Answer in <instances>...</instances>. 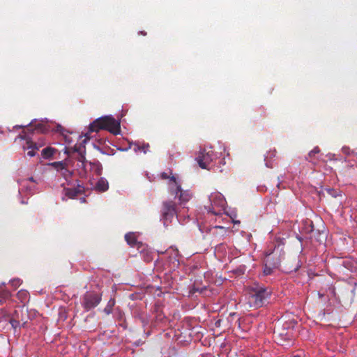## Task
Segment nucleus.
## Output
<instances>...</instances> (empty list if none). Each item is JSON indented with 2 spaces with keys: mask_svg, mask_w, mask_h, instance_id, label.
Segmentation results:
<instances>
[{
  "mask_svg": "<svg viewBox=\"0 0 357 357\" xmlns=\"http://www.w3.org/2000/svg\"><path fill=\"white\" fill-rule=\"evenodd\" d=\"M215 228H220V229H225L224 227H222V226H215Z\"/></svg>",
  "mask_w": 357,
  "mask_h": 357,
  "instance_id": "nucleus-38",
  "label": "nucleus"
},
{
  "mask_svg": "<svg viewBox=\"0 0 357 357\" xmlns=\"http://www.w3.org/2000/svg\"><path fill=\"white\" fill-rule=\"evenodd\" d=\"M170 181L169 192L172 195H175V197H178L180 204H185L192 197L190 190H182L181 184L178 183L174 176H171Z\"/></svg>",
  "mask_w": 357,
  "mask_h": 357,
  "instance_id": "nucleus-6",
  "label": "nucleus"
},
{
  "mask_svg": "<svg viewBox=\"0 0 357 357\" xmlns=\"http://www.w3.org/2000/svg\"><path fill=\"white\" fill-rule=\"evenodd\" d=\"M349 147H343L342 152L345 154H349Z\"/></svg>",
  "mask_w": 357,
  "mask_h": 357,
  "instance_id": "nucleus-33",
  "label": "nucleus"
},
{
  "mask_svg": "<svg viewBox=\"0 0 357 357\" xmlns=\"http://www.w3.org/2000/svg\"><path fill=\"white\" fill-rule=\"evenodd\" d=\"M161 178H163V179H167V178H171V177L169 176V174L166 172H163L161 174ZM171 183V181H169V185Z\"/></svg>",
  "mask_w": 357,
  "mask_h": 357,
  "instance_id": "nucleus-32",
  "label": "nucleus"
},
{
  "mask_svg": "<svg viewBox=\"0 0 357 357\" xmlns=\"http://www.w3.org/2000/svg\"><path fill=\"white\" fill-rule=\"evenodd\" d=\"M139 321H141L144 328L150 324V317L147 314H144L143 317Z\"/></svg>",
  "mask_w": 357,
  "mask_h": 357,
  "instance_id": "nucleus-27",
  "label": "nucleus"
},
{
  "mask_svg": "<svg viewBox=\"0 0 357 357\" xmlns=\"http://www.w3.org/2000/svg\"><path fill=\"white\" fill-rule=\"evenodd\" d=\"M216 158V154L213 153L211 148H204L200 150L196 160L201 168L207 169L210 163Z\"/></svg>",
  "mask_w": 357,
  "mask_h": 357,
  "instance_id": "nucleus-8",
  "label": "nucleus"
},
{
  "mask_svg": "<svg viewBox=\"0 0 357 357\" xmlns=\"http://www.w3.org/2000/svg\"><path fill=\"white\" fill-rule=\"evenodd\" d=\"M139 33H142V35H144V36H146V32H144V31H140Z\"/></svg>",
  "mask_w": 357,
  "mask_h": 357,
  "instance_id": "nucleus-39",
  "label": "nucleus"
},
{
  "mask_svg": "<svg viewBox=\"0 0 357 357\" xmlns=\"http://www.w3.org/2000/svg\"><path fill=\"white\" fill-rule=\"evenodd\" d=\"M10 284L16 289L22 284V280L20 278H15L10 280Z\"/></svg>",
  "mask_w": 357,
  "mask_h": 357,
  "instance_id": "nucleus-29",
  "label": "nucleus"
},
{
  "mask_svg": "<svg viewBox=\"0 0 357 357\" xmlns=\"http://www.w3.org/2000/svg\"><path fill=\"white\" fill-rule=\"evenodd\" d=\"M17 297L22 303H26L29 299V293L26 290L21 289L17 292Z\"/></svg>",
  "mask_w": 357,
  "mask_h": 357,
  "instance_id": "nucleus-20",
  "label": "nucleus"
},
{
  "mask_svg": "<svg viewBox=\"0 0 357 357\" xmlns=\"http://www.w3.org/2000/svg\"><path fill=\"white\" fill-rule=\"evenodd\" d=\"M176 215V218L178 219V215L177 214L174 202L173 201L165 202L163 203L162 212L164 225H166L167 222H171Z\"/></svg>",
  "mask_w": 357,
  "mask_h": 357,
  "instance_id": "nucleus-9",
  "label": "nucleus"
},
{
  "mask_svg": "<svg viewBox=\"0 0 357 357\" xmlns=\"http://www.w3.org/2000/svg\"><path fill=\"white\" fill-rule=\"evenodd\" d=\"M114 305H115V300L114 298H111L108 301L105 307L104 308V312H105L107 314H111L112 311V307L114 306Z\"/></svg>",
  "mask_w": 357,
  "mask_h": 357,
  "instance_id": "nucleus-25",
  "label": "nucleus"
},
{
  "mask_svg": "<svg viewBox=\"0 0 357 357\" xmlns=\"http://www.w3.org/2000/svg\"><path fill=\"white\" fill-rule=\"evenodd\" d=\"M26 126H29V128H27L26 130H23L22 132L15 138V141L17 139L24 141V143L22 144L23 150H29L27 155L29 157H33L36 155V150H38L40 146H38L37 144L32 140L30 134L33 133V131L45 133L48 132L50 129L43 121L38 123L36 119L33 120L26 126H15L14 128H22Z\"/></svg>",
  "mask_w": 357,
  "mask_h": 357,
  "instance_id": "nucleus-1",
  "label": "nucleus"
},
{
  "mask_svg": "<svg viewBox=\"0 0 357 357\" xmlns=\"http://www.w3.org/2000/svg\"><path fill=\"white\" fill-rule=\"evenodd\" d=\"M8 320H10V314L6 309L0 310V331L6 328L8 326Z\"/></svg>",
  "mask_w": 357,
  "mask_h": 357,
  "instance_id": "nucleus-13",
  "label": "nucleus"
},
{
  "mask_svg": "<svg viewBox=\"0 0 357 357\" xmlns=\"http://www.w3.org/2000/svg\"><path fill=\"white\" fill-rule=\"evenodd\" d=\"M87 165H89V171L93 172L94 174L99 176L102 174V167L99 162H91Z\"/></svg>",
  "mask_w": 357,
  "mask_h": 357,
  "instance_id": "nucleus-17",
  "label": "nucleus"
},
{
  "mask_svg": "<svg viewBox=\"0 0 357 357\" xmlns=\"http://www.w3.org/2000/svg\"><path fill=\"white\" fill-rule=\"evenodd\" d=\"M11 296V293L0 286V303H4Z\"/></svg>",
  "mask_w": 357,
  "mask_h": 357,
  "instance_id": "nucleus-21",
  "label": "nucleus"
},
{
  "mask_svg": "<svg viewBox=\"0 0 357 357\" xmlns=\"http://www.w3.org/2000/svg\"><path fill=\"white\" fill-rule=\"evenodd\" d=\"M101 301V295L93 291H86L82 297L81 304L86 311L96 307Z\"/></svg>",
  "mask_w": 357,
  "mask_h": 357,
  "instance_id": "nucleus-7",
  "label": "nucleus"
},
{
  "mask_svg": "<svg viewBox=\"0 0 357 357\" xmlns=\"http://www.w3.org/2000/svg\"><path fill=\"white\" fill-rule=\"evenodd\" d=\"M228 246L225 243H220L215 247V255L218 258H223L227 254Z\"/></svg>",
  "mask_w": 357,
  "mask_h": 357,
  "instance_id": "nucleus-14",
  "label": "nucleus"
},
{
  "mask_svg": "<svg viewBox=\"0 0 357 357\" xmlns=\"http://www.w3.org/2000/svg\"><path fill=\"white\" fill-rule=\"evenodd\" d=\"M27 181H31L33 183H36V180L33 177H29L27 180L20 182V188L19 189L20 194H21L24 191L28 192L30 194L32 193L33 186H27L26 185V183Z\"/></svg>",
  "mask_w": 357,
  "mask_h": 357,
  "instance_id": "nucleus-16",
  "label": "nucleus"
},
{
  "mask_svg": "<svg viewBox=\"0 0 357 357\" xmlns=\"http://www.w3.org/2000/svg\"><path fill=\"white\" fill-rule=\"evenodd\" d=\"M164 317H165L162 316L161 314L157 315L156 317H155V322L158 321V320L159 321H162Z\"/></svg>",
  "mask_w": 357,
  "mask_h": 357,
  "instance_id": "nucleus-34",
  "label": "nucleus"
},
{
  "mask_svg": "<svg viewBox=\"0 0 357 357\" xmlns=\"http://www.w3.org/2000/svg\"><path fill=\"white\" fill-rule=\"evenodd\" d=\"M264 160H265V165H266V167H268V161L266 160V155H265Z\"/></svg>",
  "mask_w": 357,
  "mask_h": 357,
  "instance_id": "nucleus-37",
  "label": "nucleus"
},
{
  "mask_svg": "<svg viewBox=\"0 0 357 357\" xmlns=\"http://www.w3.org/2000/svg\"><path fill=\"white\" fill-rule=\"evenodd\" d=\"M89 129L90 132H97L100 129H103L117 135L120 132V123L112 116H105L95 120L90 124Z\"/></svg>",
  "mask_w": 357,
  "mask_h": 357,
  "instance_id": "nucleus-2",
  "label": "nucleus"
},
{
  "mask_svg": "<svg viewBox=\"0 0 357 357\" xmlns=\"http://www.w3.org/2000/svg\"><path fill=\"white\" fill-rule=\"evenodd\" d=\"M283 240L284 238H281L280 237L277 238L276 245H275L274 250L271 252H269V257L271 256V259L273 261L272 263L273 268H278L280 264L283 254L281 253L282 250H279V248L280 245H284Z\"/></svg>",
  "mask_w": 357,
  "mask_h": 357,
  "instance_id": "nucleus-10",
  "label": "nucleus"
},
{
  "mask_svg": "<svg viewBox=\"0 0 357 357\" xmlns=\"http://www.w3.org/2000/svg\"><path fill=\"white\" fill-rule=\"evenodd\" d=\"M95 188L98 192H105L109 188V183L106 178L101 177L96 183Z\"/></svg>",
  "mask_w": 357,
  "mask_h": 357,
  "instance_id": "nucleus-15",
  "label": "nucleus"
},
{
  "mask_svg": "<svg viewBox=\"0 0 357 357\" xmlns=\"http://www.w3.org/2000/svg\"><path fill=\"white\" fill-rule=\"evenodd\" d=\"M151 325L155 326V324L153 322L151 323Z\"/></svg>",
  "mask_w": 357,
  "mask_h": 357,
  "instance_id": "nucleus-42",
  "label": "nucleus"
},
{
  "mask_svg": "<svg viewBox=\"0 0 357 357\" xmlns=\"http://www.w3.org/2000/svg\"><path fill=\"white\" fill-rule=\"evenodd\" d=\"M125 239L127 241V243L131 245L134 246L136 243V236L135 233H128L125 235Z\"/></svg>",
  "mask_w": 357,
  "mask_h": 357,
  "instance_id": "nucleus-22",
  "label": "nucleus"
},
{
  "mask_svg": "<svg viewBox=\"0 0 357 357\" xmlns=\"http://www.w3.org/2000/svg\"><path fill=\"white\" fill-rule=\"evenodd\" d=\"M290 357H302L301 355L300 354H296V355H292Z\"/></svg>",
  "mask_w": 357,
  "mask_h": 357,
  "instance_id": "nucleus-36",
  "label": "nucleus"
},
{
  "mask_svg": "<svg viewBox=\"0 0 357 357\" xmlns=\"http://www.w3.org/2000/svg\"><path fill=\"white\" fill-rule=\"evenodd\" d=\"M19 311L15 310L13 317H10V320H8V324H10L12 328L15 330L20 326V321L17 320L16 318L18 317Z\"/></svg>",
  "mask_w": 357,
  "mask_h": 357,
  "instance_id": "nucleus-19",
  "label": "nucleus"
},
{
  "mask_svg": "<svg viewBox=\"0 0 357 357\" xmlns=\"http://www.w3.org/2000/svg\"><path fill=\"white\" fill-rule=\"evenodd\" d=\"M149 147V144H144L142 146H139L137 144H135L134 151H135V152H137L139 151H142L144 153H146L148 151Z\"/></svg>",
  "mask_w": 357,
  "mask_h": 357,
  "instance_id": "nucleus-26",
  "label": "nucleus"
},
{
  "mask_svg": "<svg viewBox=\"0 0 357 357\" xmlns=\"http://www.w3.org/2000/svg\"><path fill=\"white\" fill-rule=\"evenodd\" d=\"M266 295V289L260 287L248 291L244 295V300L249 307L258 308L262 306Z\"/></svg>",
  "mask_w": 357,
  "mask_h": 357,
  "instance_id": "nucleus-4",
  "label": "nucleus"
},
{
  "mask_svg": "<svg viewBox=\"0 0 357 357\" xmlns=\"http://www.w3.org/2000/svg\"><path fill=\"white\" fill-rule=\"evenodd\" d=\"M65 190V195L69 198H75L78 194L82 192L83 188L79 186L78 188H66Z\"/></svg>",
  "mask_w": 357,
  "mask_h": 357,
  "instance_id": "nucleus-18",
  "label": "nucleus"
},
{
  "mask_svg": "<svg viewBox=\"0 0 357 357\" xmlns=\"http://www.w3.org/2000/svg\"><path fill=\"white\" fill-rule=\"evenodd\" d=\"M320 152V149L318 146L314 147L309 153L308 156L310 158L314 156L315 154L319 153Z\"/></svg>",
  "mask_w": 357,
  "mask_h": 357,
  "instance_id": "nucleus-31",
  "label": "nucleus"
},
{
  "mask_svg": "<svg viewBox=\"0 0 357 357\" xmlns=\"http://www.w3.org/2000/svg\"><path fill=\"white\" fill-rule=\"evenodd\" d=\"M170 252H172L174 253V260L178 261V250L177 249L171 248L170 250H167V253H169Z\"/></svg>",
  "mask_w": 357,
  "mask_h": 357,
  "instance_id": "nucleus-30",
  "label": "nucleus"
},
{
  "mask_svg": "<svg viewBox=\"0 0 357 357\" xmlns=\"http://www.w3.org/2000/svg\"><path fill=\"white\" fill-rule=\"evenodd\" d=\"M132 315L135 319L140 320L144 315V313L139 307H136L132 310Z\"/></svg>",
  "mask_w": 357,
  "mask_h": 357,
  "instance_id": "nucleus-23",
  "label": "nucleus"
},
{
  "mask_svg": "<svg viewBox=\"0 0 357 357\" xmlns=\"http://www.w3.org/2000/svg\"><path fill=\"white\" fill-rule=\"evenodd\" d=\"M54 149L51 147H46L42 151V155L44 158H49L54 154Z\"/></svg>",
  "mask_w": 357,
  "mask_h": 357,
  "instance_id": "nucleus-24",
  "label": "nucleus"
},
{
  "mask_svg": "<svg viewBox=\"0 0 357 357\" xmlns=\"http://www.w3.org/2000/svg\"><path fill=\"white\" fill-rule=\"evenodd\" d=\"M144 260L146 262L151 261L153 260L152 254L149 252H144L142 253Z\"/></svg>",
  "mask_w": 357,
  "mask_h": 357,
  "instance_id": "nucleus-28",
  "label": "nucleus"
},
{
  "mask_svg": "<svg viewBox=\"0 0 357 357\" xmlns=\"http://www.w3.org/2000/svg\"><path fill=\"white\" fill-rule=\"evenodd\" d=\"M88 133L85 134L86 138H85L79 144H75L74 146V151L78 153L79 158L77 160V167L79 169V174L82 176H85L89 172V165L91 162L87 161L85 159V146L84 144L86 143L87 140L89 139V137L87 136Z\"/></svg>",
  "mask_w": 357,
  "mask_h": 357,
  "instance_id": "nucleus-5",
  "label": "nucleus"
},
{
  "mask_svg": "<svg viewBox=\"0 0 357 357\" xmlns=\"http://www.w3.org/2000/svg\"><path fill=\"white\" fill-rule=\"evenodd\" d=\"M268 266L266 265V264H264V273L265 275L268 274Z\"/></svg>",
  "mask_w": 357,
  "mask_h": 357,
  "instance_id": "nucleus-35",
  "label": "nucleus"
},
{
  "mask_svg": "<svg viewBox=\"0 0 357 357\" xmlns=\"http://www.w3.org/2000/svg\"><path fill=\"white\" fill-rule=\"evenodd\" d=\"M21 203H22V204H26V202H24V201H23V200H22V201H21Z\"/></svg>",
  "mask_w": 357,
  "mask_h": 357,
  "instance_id": "nucleus-41",
  "label": "nucleus"
},
{
  "mask_svg": "<svg viewBox=\"0 0 357 357\" xmlns=\"http://www.w3.org/2000/svg\"><path fill=\"white\" fill-rule=\"evenodd\" d=\"M273 337L275 342L282 345H288L291 342V335L284 331L280 332L279 330H274Z\"/></svg>",
  "mask_w": 357,
  "mask_h": 357,
  "instance_id": "nucleus-11",
  "label": "nucleus"
},
{
  "mask_svg": "<svg viewBox=\"0 0 357 357\" xmlns=\"http://www.w3.org/2000/svg\"><path fill=\"white\" fill-rule=\"evenodd\" d=\"M210 205L206 206L207 214L208 215H214L220 217L223 213H226L227 202L225 197L219 192H214L211 193L208 196Z\"/></svg>",
  "mask_w": 357,
  "mask_h": 357,
  "instance_id": "nucleus-3",
  "label": "nucleus"
},
{
  "mask_svg": "<svg viewBox=\"0 0 357 357\" xmlns=\"http://www.w3.org/2000/svg\"><path fill=\"white\" fill-rule=\"evenodd\" d=\"M265 189V187H263V188H258V190H264Z\"/></svg>",
  "mask_w": 357,
  "mask_h": 357,
  "instance_id": "nucleus-40",
  "label": "nucleus"
},
{
  "mask_svg": "<svg viewBox=\"0 0 357 357\" xmlns=\"http://www.w3.org/2000/svg\"><path fill=\"white\" fill-rule=\"evenodd\" d=\"M52 166H53L66 180H68L72 175V172L68 169L65 163L63 162H54L52 163Z\"/></svg>",
  "mask_w": 357,
  "mask_h": 357,
  "instance_id": "nucleus-12",
  "label": "nucleus"
}]
</instances>
